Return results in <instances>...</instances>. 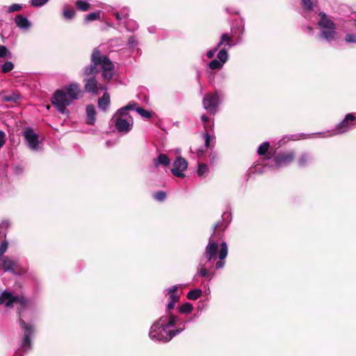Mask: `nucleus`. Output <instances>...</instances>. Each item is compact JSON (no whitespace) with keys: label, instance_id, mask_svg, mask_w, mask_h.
<instances>
[{"label":"nucleus","instance_id":"f257e3e1","mask_svg":"<svg viewBox=\"0 0 356 356\" xmlns=\"http://www.w3.org/2000/svg\"><path fill=\"white\" fill-rule=\"evenodd\" d=\"M0 305L6 309H15L19 318V323L24 331V339L21 347L24 349L31 348V336L34 329L31 325L26 324L24 318L28 312L33 313L35 309V302L26 297L23 293H16L10 289H6L0 294Z\"/></svg>","mask_w":356,"mask_h":356},{"label":"nucleus","instance_id":"f03ea898","mask_svg":"<svg viewBox=\"0 0 356 356\" xmlns=\"http://www.w3.org/2000/svg\"><path fill=\"white\" fill-rule=\"evenodd\" d=\"M187 322L170 314L163 316L151 326L149 337L155 341L168 342L185 330Z\"/></svg>","mask_w":356,"mask_h":356},{"label":"nucleus","instance_id":"7ed1b4c3","mask_svg":"<svg viewBox=\"0 0 356 356\" xmlns=\"http://www.w3.org/2000/svg\"><path fill=\"white\" fill-rule=\"evenodd\" d=\"M82 97L83 92L80 86L76 83H72L62 90H56L51 102L59 113L64 114L67 111V106H70L74 100Z\"/></svg>","mask_w":356,"mask_h":356},{"label":"nucleus","instance_id":"20e7f679","mask_svg":"<svg viewBox=\"0 0 356 356\" xmlns=\"http://www.w3.org/2000/svg\"><path fill=\"white\" fill-rule=\"evenodd\" d=\"M318 16L320 17L317 23L320 29L318 38L328 42L334 41L337 35L336 24L324 12H319Z\"/></svg>","mask_w":356,"mask_h":356},{"label":"nucleus","instance_id":"39448f33","mask_svg":"<svg viewBox=\"0 0 356 356\" xmlns=\"http://www.w3.org/2000/svg\"><path fill=\"white\" fill-rule=\"evenodd\" d=\"M222 94L216 90L213 92H208L205 94L202 99V106L209 114L215 115L222 102Z\"/></svg>","mask_w":356,"mask_h":356},{"label":"nucleus","instance_id":"423d86ee","mask_svg":"<svg viewBox=\"0 0 356 356\" xmlns=\"http://www.w3.org/2000/svg\"><path fill=\"white\" fill-rule=\"evenodd\" d=\"M295 152L293 150L279 152L273 158L268 156V160L270 168L278 170L281 168L289 165L295 159Z\"/></svg>","mask_w":356,"mask_h":356},{"label":"nucleus","instance_id":"0eeeda50","mask_svg":"<svg viewBox=\"0 0 356 356\" xmlns=\"http://www.w3.org/2000/svg\"><path fill=\"white\" fill-rule=\"evenodd\" d=\"M241 42V37H239L237 39L236 42H234L233 35H229V33H222L220 35V40L216 44V46L214 47L213 49L209 50L207 52L206 56L209 59L213 58L215 54L218 51L219 49H220L222 46L227 47L228 49H230L236 46V44H240Z\"/></svg>","mask_w":356,"mask_h":356},{"label":"nucleus","instance_id":"6e6552de","mask_svg":"<svg viewBox=\"0 0 356 356\" xmlns=\"http://www.w3.org/2000/svg\"><path fill=\"white\" fill-rule=\"evenodd\" d=\"M356 125L355 113H350L345 115L344 118L337 123L334 128L337 135H341L352 130Z\"/></svg>","mask_w":356,"mask_h":356},{"label":"nucleus","instance_id":"1a4fd4ad","mask_svg":"<svg viewBox=\"0 0 356 356\" xmlns=\"http://www.w3.org/2000/svg\"><path fill=\"white\" fill-rule=\"evenodd\" d=\"M104 56L101 55L98 48L94 49L90 58L91 63L84 67L83 75L89 76L97 73L99 72L97 67H101Z\"/></svg>","mask_w":356,"mask_h":356},{"label":"nucleus","instance_id":"9d476101","mask_svg":"<svg viewBox=\"0 0 356 356\" xmlns=\"http://www.w3.org/2000/svg\"><path fill=\"white\" fill-rule=\"evenodd\" d=\"M23 136L28 147L32 151H38L40 148L39 135L35 133L33 128L25 127L23 131Z\"/></svg>","mask_w":356,"mask_h":356},{"label":"nucleus","instance_id":"9b49d317","mask_svg":"<svg viewBox=\"0 0 356 356\" xmlns=\"http://www.w3.org/2000/svg\"><path fill=\"white\" fill-rule=\"evenodd\" d=\"M227 47H223L222 49H219L216 59L212 60L208 64L209 69L212 70H221L224 64L229 59L228 51L226 49Z\"/></svg>","mask_w":356,"mask_h":356},{"label":"nucleus","instance_id":"f8f14e48","mask_svg":"<svg viewBox=\"0 0 356 356\" xmlns=\"http://www.w3.org/2000/svg\"><path fill=\"white\" fill-rule=\"evenodd\" d=\"M187 168L188 161L184 158L178 156L173 161L171 172L177 177L184 178L185 177L184 171L186 170Z\"/></svg>","mask_w":356,"mask_h":356},{"label":"nucleus","instance_id":"ddd939ff","mask_svg":"<svg viewBox=\"0 0 356 356\" xmlns=\"http://www.w3.org/2000/svg\"><path fill=\"white\" fill-rule=\"evenodd\" d=\"M218 243L213 238V237L210 236L204 252V256L207 262H211L218 257Z\"/></svg>","mask_w":356,"mask_h":356},{"label":"nucleus","instance_id":"4468645a","mask_svg":"<svg viewBox=\"0 0 356 356\" xmlns=\"http://www.w3.org/2000/svg\"><path fill=\"white\" fill-rule=\"evenodd\" d=\"M2 268L4 272H9L13 275H19L18 270V261L17 259L6 256L1 259Z\"/></svg>","mask_w":356,"mask_h":356},{"label":"nucleus","instance_id":"2eb2a0df","mask_svg":"<svg viewBox=\"0 0 356 356\" xmlns=\"http://www.w3.org/2000/svg\"><path fill=\"white\" fill-rule=\"evenodd\" d=\"M101 69L102 70V75L104 80L109 81L113 78L114 65L108 57L106 55L104 56L101 65Z\"/></svg>","mask_w":356,"mask_h":356},{"label":"nucleus","instance_id":"dca6fc26","mask_svg":"<svg viewBox=\"0 0 356 356\" xmlns=\"http://www.w3.org/2000/svg\"><path fill=\"white\" fill-rule=\"evenodd\" d=\"M228 254V247L227 243L222 241L220 245V250L218 252V257L219 260L216 261L215 264V269L220 270L224 268L225 265V259L227 257Z\"/></svg>","mask_w":356,"mask_h":356},{"label":"nucleus","instance_id":"f3484780","mask_svg":"<svg viewBox=\"0 0 356 356\" xmlns=\"http://www.w3.org/2000/svg\"><path fill=\"white\" fill-rule=\"evenodd\" d=\"M85 90L87 92L92 94H98L99 90H106V88L104 86H98L97 81H96L95 77H90L89 79H85Z\"/></svg>","mask_w":356,"mask_h":356},{"label":"nucleus","instance_id":"a211bd4d","mask_svg":"<svg viewBox=\"0 0 356 356\" xmlns=\"http://www.w3.org/2000/svg\"><path fill=\"white\" fill-rule=\"evenodd\" d=\"M113 124L119 133L127 134L129 132L134 123L127 121L126 120L112 118Z\"/></svg>","mask_w":356,"mask_h":356},{"label":"nucleus","instance_id":"6ab92c4d","mask_svg":"<svg viewBox=\"0 0 356 356\" xmlns=\"http://www.w3.org/2000/svg\"><path fill=\"white\" fill-rule=\"evenodd\" d=\"M232 33L229 35H233V42H236L237 39L241 37V41L243 40V35L245 32V20L242 17L240 19L238 24L233 25L231 29Z\"/></svg>","mask_w":356,"mask_h":356},{"label":"nucleus","instance_id":"aec40b11","mask_svg":"<svg viewBox=\"0 0 356 356\" xmlns=\"http://www.w3.org/2000/svg\"><path fill=\"white\" fill-rule=\"evenodd\" d=\"M15 22L17 27L22 30H28L31 26V22L24 16L17 15L15 17Z\"/></svg>","mask_w":356,"mask_h":356},{"label":"nucleus","instance_id":"412c9836","mask_svg":"<svg viewBox=\"0 0 356 356\" xmlns=\"http://www.w3.org/2000/svg\"><path fill=\"white\" fill-rule=\"evenodd\" d=\"M86 115V123L89 125H93L96 121V110L93 105L89 104L87 106Z\"/></svg>","mask_w":356,"mask_h":356},{"label":"nucleus","instance_id":"4be33fe9","mask_svg":"<svg viewBox=\"0 0 356 356\" xmlns=\"http://www.w3.org/2000/svg\"><path fill=\"white\" fill-rule=\"evenodd\" d=\"M312 160V155L308 152H302L297 160L300 168L306 167Z\"/></svg>","mask_w":356,"mask_h":356},{"label":"nucleus","instance_id":"5701e85b","mask_svg":"<svg viewBox=\"0 0 356 356\" xmlns=\"http://www.w3.org/2000/svg\"><path fill=\"white\" fill-rule=\"evenodd\" d=\"M154 165L158 167L159 165L168 166L170 164V159L165 154H159V155L154 159Z\"/></svg>","mask_w":356,"mask_h":356},{"label":"nucleus","instance_id":"b1692460","mask_svg":"<svg viewBox=\"0 0 356 356\" xmlns=\"http://www.w3.org/2000/svg\"><path fill=\"white\" fill-rule=\"evenodd\" d=\"M178 289L177 285H174L170 288L166 289L164 292L169 295V300L176 302L179 300V296L177 294L176 291Z\"/></svg>","mask_w":356,"mask_h":356},{"label":"nucleus","instance_id":"393cba45","mask_svg":"<svg viewBox=\"0 0 356 356\" xmlns=\"http://www.w3.org/2000/svg\"><path fill=\"white\" fill-rule=\"evenodd\" d=\"M110 104V96L104 92L103 96L98 99V106L100 109L106 111Z\"/></svg>","mask_w":356,"mask_h":356},{"label":"nucleus","instance_id":"a878e982","mask_svg":"<svg viewBox=\"0 0 356 356\" xmlns=\"http://www.w3.org/2000/svg\"><path fill=\"white\" fill-rule=\"evenodd\" d=\"M197 275L202 277H209V280L213 276V273H210L204 266V265L200 264L197 268Z\"/></svg>","mask_w":356,"mask_h":356},{"label":"nucleus","instance_id":"bb28decb","mask_svg":"<svg viewBox=\"0 0 356 356\" xmlns=\"http://www.w3.org/2000/svg\"><path fill=\"white\" fill-rule=\"evenodd\" d=\"M113 118L126 120L128 122L134 123L133 118L129 115L128 111H120L119 108L113 117Z\"/></svg>","mask_w":356,"mask_h":356},{"label":"nucleus","instance_id":"cd10ccee","mask_svg":"<svg viewBox=\"0 0 356 356\" xmlns=\"http://www.w3.org/2000/svg\"><path fill=\"white\" fill-rule=\"evenodd\" d=\"M113 118L126 120L128 122L134 123L133 118L129 115L128 111H120L119 108L113 117Z\"/></svg>","mask_w":356,"mask_h":356},{"label":"nucleus","instance_id":"c85d7f7f","mask_svg":"<svg viewBox=\"0 0 356 356\" xmlns=\"http://www.w3.org/2000/svg\"><path fill=\"white\" fill-rule=\"evenodd\" d=\"M202 138L204 140V146L207 148L213 147L215 140V136L209 134L208 130L202 134Z\"/></svg>","mask_w":356,"mask_h":356},{"label":"nucleus","instance_id":"c756f323","mask_svg":"<svg viewBox=\"0 0 356 356\" xmlns=\"http://www.w3.org/2000/svg\"><path fill=\"white\" fill-rule=\"evenodd\" d=\"M114 16L118 21L125 24L129 16V13L127 9H122L120 12L115 13Z\"/></svg>","mask_w":356,"mask_h":356},{"label":"nucleus","instance_id":"7c9ffc66","mask_svg":"<svg viewBox=\"0 0 356 356\" xmlns=\"http://www.w3.org/2000/svg\"><path fill=\"white\" fill-rule=\"evenodd\" d=\"M227 218H229V220L227 222H226L225 223V225H223L222 222H221V221H218V222H216V223L213 226V229H212V234H211V237H213V235H214V234H215V232H216V229H221L222 230H225V229L227 227V226H228L229 223V222H230V221H231V218H231V213H229V214L227 216Z\"/></svg>","mask_w":356,"mask_h":356},{"label":"nucleus","instance_id":"2f4dec72","mask_svg":"<svg viewBox=\"0 0 356 356\" xmlns=\"http://www.w3.org/2000/svg\"><path fill=\"white\" fill-rule=\"evenodd\" d=\"M10 222L8 220H3L0 223V240L6 236V231L9 228Z\"/></svg>","mask_w":356,"mask_h":356},{"label":"nucleus","instance_id":"473e14b6","mask_svg":"<svg viewBox=\"0 0 356 356\" xmlns=\"http://www.w3.org/2000/svg\"><path fill=\"white\" fill-rule=\"evenodd\" d=\"M202 295V291L200 289H195L191 290L187 293V298L191 300H195L198 299Z\"/></svg>","mask_w":356,"mask_h":356},{"label":"nucleus","instance_id":"72a5a7b5","mask_svg":"<svg viewBox=\"0 0 356 356\" xmlns=\"http://www.w3.org/2000/svg\"><path fill=\"white\" fill-rule=\"evenodd\" d=\"M193 305L188 302L184 303L179 307V312L181 314H189L193 311Z\"/></svg>","mask_w":356,"mask_h":356},{"label":"nucleus","instance_id":"f704fd0d","mask_svg":"<svg viewBox=\"0 0 356 356\" xmlns=\"http://www.w3.org/2000/svg\"><path fill=\"white\" fill-rule=\"evenodd\" d=\"M266 167L270 168L269 167V163L266 164V165H263V164H260V163H256V164H254V166H252L250 168V171L252 173L261 174V173H262L264 171V169Z\"/></svg>","mask_w":356,"mask_h":356},{"label":"nucleus","instance_id":"c9c22d12","mask_svg":"<svg viewBox=\"0 0 356 356\" xmlns=\"http://www.w3.org/2000/svg\"><path fill=\"white\" fill-rule=\"evenodd\" d=\"M311 135H316L321 138H330V137L337 136L334 129H331V130H327L325 131L312 134Z\"/></svg>","mask_w":356,"mask_h":356},{"label":"nucleus","instance_id":"e433bc0d","mask_svg":"<svg viewBox=\"0 0 356 356\" xmlns=\"http://www.w3.org/2000/svg\"><path fill=\"white\" fill-rule=\"evenodd\" d=\"M270 147V143L267 141L262 143L257 149V153L260 156H264L268 152Z\"/></svg>","mask_w":356,"mask_h":356},{"label":"nucleus","instance_id":"4c0bfd02","mask_svg":"<svg viewBox=\"0 0 356 356\" xmlns=\"http://www.w3.org/2000/svg\"><path fill=\"white\" fill-rule=\"evenodd\" d=\"M209 172V168L205 163H198L197 173L200 177H204L205 174Z\"/></svg>","mask_w":356,"mask_h":356},{"label":"nucleus","instance_id":"58836bf2","mask_svg":"<svg viewBox=\"0 0 356 356\" xmlns=\"http://www.w3.org/2000/svg\"><path fill=\"white\" fill-rule=\"evenodd\" d=\"M76 6L81 11H87L90 8V3L86 1L79 0L76 2Z\"/></svg>","mask_w":356,"mask_h":356},{"label":"nucleus","instance_id":"ea45409f","mask_svg":"<svg viewBox=\"0 0 356 356\" xmlns=\"http://www.w3.org/2000/svg\"><path fill=\"white\" fill-rule=\"evenodd\" d=\"M19 99V95L14 93L5 95L2 97V100L6 102H16Z\"/></svg>","mask_w":356,"mask_h":356},{"label":"nucleus","instance_id":"a19ab883","mask_svg":"<svg viewBox=\"0 0 356 356\" xmlns=\"http://www.w3.org/2000/svg\"><path fill=\"white\" fill-rule=\"evenodd\" d=\"M99 18H100V11L93 12V13H90L88 14L86 16L85 21L88 22H92L94 20L99 19Z\"/></svg>","mask_w":356,"mask_h":356},{"label":"nucleus","instance_id":"79ce46f5","mask_svg":"<svg viewBox=\"0 0 356 356\" xmlns=\"http://www.w3.org/2000/svg\"><path fill=\"white\" fill-rule=\"evenodd\" d=\"M14 68V64L10 61L5 62L1 66V71L3 73H7Z\"/></svg>","mask_w":356,"mask_h":356},{"label":"nucleus","instance_id":"37998d69","mask_svg":"<svg viewBox=\"0 0 356 356\" xmlns=\"http://www.w3.org/2000/svg\"><path fill=\"white\" fill-rule=\"evenodd\" d=\"M136 112L143 118H150L152 117V113L147 110L144 109L142 107H138L136 109Z\"/></svg>","mask_w":356,"mask_h":356},{"label":"nucleus","instance_id":"c03bdc74","mask_svg":"<svg viewBox=\"0 0 356 356\" xmlns=\"http://www.w3.org/2000/svg\"><path fill=\"white\" fill-rule=\"evenodd\" d=\"M125 26L129 31H134L138 28L137 23L132 20H127L125 23Z\"/></svg>","mask_w":356,"mask_h":356},{"label":"nucleus","instance_id":"a18cd8bd","mask_svg":"<svg viewBox=\"0 0 356 356\" xmlns=\"http://www.w3.org/2000/svg\"><path fill=\"white\" fill-rule=\"evenodd\" d=\"M6 12L8 13H13V12H17V11L21 10L22 8V6L21 4H19V3H13L11 6H10L8 7H6Z\"/></svg>","mask_w":356,"mask_h":356},{"label":"nucleus","instance_id":"49530a36","mask_svg":"<svg viewBox=\"0 0 356 356\" xmlns=\"http://www.w3.org/2000/svg\"><path fill=\"white\" fill-rule=\"evenodd\" d=\"M63 17L66 19H72L75 15L74 9H65L63 11Z\"/></svg>","mask_w":356,"mask_h":356},{"label":"nucleus","instance_id":"de8ad7c7","mask_svg":"<svg viewBox=\"0 0 356 356\" xmlns=\"http://www.w3.org/2000/svg\"><path fill=\"white\" fill-rule=\"evenodd\" d=\"M10 57V52L8 51V48L0 44V58H6Z\"/></svg>","mask_w":356,"mask_h":356},{"label":"nucleus","instance_id":"09e8293b","mask_svg":"<svg viewBox=\"0 0 356 356\" xmlns=\"http://www.w3.org/2000/svg\"><path fill=\"white\" fill-rule=\"evenodd\" d=\"M201 120H202V123L204 124V131L213 129V124L211 125L207 124V122L209 121V118L207 115H205V114L202 115L201 116Z\"/></svg>","mask_w":356,"mask_h":356},{"label":"nucleus","instance_id":"8fccbe9b","mask_svg":"<svg viewBox=\"0 0 356 356\" xmlns=\"http://www.w3.org/2000/svg\"><path fill=\"white\" fill-rule=\"evenodd\" d=\"M49 0H30V3L33 7L40 8L44 6Z\"/></svg>","mask_w":356,"mask_h":356},{"label":"nucleus","instance_id":"3c124183","mask_svg":"<svg viewBox=\"0 0 356 356\" xmlns=\"http://www.w3.org/2000/svg\"><path fill=\"white\" fill-rule=\"evenodd\" d=\"M154 197L157 201L163 202L166 198V193L163 191H159L154 195Z\"/></svg>","mask_w":356,"mask_h":356},{"label":"nucleus","instance_id":"603ef678","mask_svg":"<svg viewBox=\"0 0 356 356\" xmlns=\"http://www.w3.org/2000/svg\"><path fill=\"white\" fill-rule=\"evenodd\" d=\"M301 3L305 10H311L313 8L314 3L312 0H302Z\"/></svg>","mask_w":356,"mask_h":356},{"label":"nucleus","instance_id":"864d4df0","mask_svg":"<svg viewBox=\"0 0 356 356\" xmlns=\"http://www.w3.org/2000/svg\"><path fill=\"white\" fill-rule=\"evenodd\" d=\"M138 44V40L134 36H131L127 41V46L130 49H135Z\"/></svg>","mask_w":356,"mask_h":356},{"label":"nucleus","instance_id":"5fc2aeb1","mask_svg":"<svg viewBox=\"0 0 356 356\" xmlns=\"http://www.w3.org/2000/svg\"><path fill=\"white\" fill-rule=\"evenodd\" d=\"M345 41L347 43L356 44V34L355 33H347L344 38Z\"/></svg>","mask_w":356,"mask_h":356},{"label":"nucleus","instance_id":"6e6d98bb","mask_svg":"<svg viewBox=\"0 0 356 356\" xmlns=\"http://www.w3.org/2000/svg\"><path fill=\"white\" fill-rule=\"evenodd\" d=\"M136 106V103L134 102H130L127 105L120 108V111H129V110H133Z\"/></svg>","mask_w":356,"mask_h":356},{"label":"nucleus","instance_id":"4d7b16f0","mask_svg":"<svg viewBox=\"0 0 356 356\" xmlns=\"http://www.w3.org/2000/svg\"><path fill=\"white\" fill-rule=\"evenodd\" d=\"M13 172L16 175H20L24 172V168L20 165H15L13 167Z\"/></svg>","mask_w":356,"mask_h":356},{"label":"nucleus","instance_id":"13d9d810","mask_svg":"<svg viewBox=\"0 0 356 356\" xmlns=\"http://www.w3.org/2000/svg\"><path fill=\"white\" fill-rule=\"evenodd\" d=\"M208 148L206 147L204 145L203 147H201L200 148H198L197 150H196V154L198 157H200L202 156H203L205 152H207V149Z\"/></svg>","mask_w":356,"mask_h":356},{"label":"nucleus","instance_id":"bf43d9fd","mask_svg":"<svg viewBox=\"0 0 356 356\" xmlns=\"http://www.w3.org/2000/svg\"><path fill=\"white\" fill-rule=\"evenodd\" d=\"M4 138L5 133L2 131H0V147H1L5 143Z\"/></svg>","mask_w":356,"mask_h":356},{"label":"nucleus","instance_id":"052dcab7","mask_svg":"<svg viewBox=\"0 0 356 356\" xmlns=\"http://www.w3.org/2000/svg\"><path fill=\"white\" fill-rule=\"evenodd\" d=\"M175 302L169 300L168 303L167 305V309L169 310V311L175 307Z\"/></svg>","mask_w":356,"mask_h":356},{"label":"nucleus","instance_id":"680f3d73","mask_svg":"<svg viewBox=\"0 0 356 356\" xmlns=\"http://www.w3.org/2000/svg\"><path fill=\"white\" fill-rule=\"evenodd\" d=\"M155 30H156V29H155V27H154V26H151V27H149V28H148V31H149V33H155Z\"/></svg>","mask_w":356,"mask_h":356},{"label":"nucleus","instance_id":"e2e57ef3","mask_svg":"<svg viewBox=\"0 0 356 356\" xmlns=\"http://www.w3.org/2000/svg\"><path fill=\"white\" fill-rule=\"evenodd\" d=\"M307 30H308L309 33L313 32V29L311 26H307Z\"/></svg>","mask_w":356,"mask_h":356},{"label":"nucleus","instance_id":"0e129e2a","mask_svg":"<svg viewBox=\"0 0 356 356\" xmlns=\"http://www.w3.org/2000/svg\"><path fill=\"white\" fill-rule=\"evenodd\" d=\"M352 21L353 22V24L356 26V15H355V18L352 19Z\"/></svg>","mask_w":356,"mask_h":356},{"label":"nucleus","instance_id":"69168bd1","mask_svg":"<svg viewBox=\"0 0 356 356\" xmlns=\"http://www.w3.org/2000/svg\"><path fill=\"white\" fill-rule=\"evenodd\" d=\"M226 11L228 13H236V14H238V12H231L228 8H226Z\"/></svg>","mask_w":356,"mask_h":356},{"label":"nucleus","instance_id":"338daca9","mask_svg":"<svg viewBox=\"0 0 356 356\" xmlns=\"http://www.w3.org/2000/svg\"><path fill=\"white\" fill-rule=\"evenodd\" d=\"M225 215H226V213H224L222 214V219H224V218H225Z\"/></svg>","mask_w":356,"mask_h":356}]
</instances>
